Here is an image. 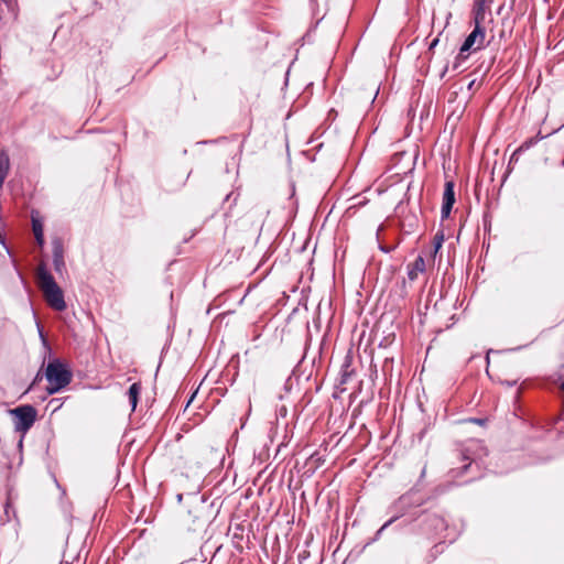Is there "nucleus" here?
Listing matches in <instances>:
<instances>
[{
  "label": "nucleus",
  "mask_w": 564,
  "mask_h": 564,
  "mask_svg": "<svg viewBox=\"0 0 564 564\" xmlns=\"http://www.w3.org/2000/svg\"><path fill=\"white\" fill-rule=\"evenodd\" d=\"M36 274L39 286L43 292L47 304L58 312L64 311L66 308V303L63 291L55 282L53 275L47 271L46 267L44 264L39 265Z\"/></svg>",
  "instance_id": "1"
},
{
  "label": "nucleus",
  "mask_w": 564,
  "mask_h": 564,
  "mask_svg": "<svg viewBox=\"0 0 564 564\" xmlns=\"http://www.w3.org/2000/svg\"><path fill=\"white\" fill-rule=\"evenodd\" d=\"M72 371L59 359L51 360L45 369L46 388L48 394H55L69 384Z\"/></svg>",
  "instance_id": "2"
},
{
  "label": "nucleus",
  "mask_w": 564,
  "mask_h": 564,
  "mask_svg": "<svg viewBox=\"0 0 564 564\" xmlns=\"http://www.w3.org/2000/svg\"><path fill=\"white\" fill-rule=\"evenodd\" d=\"M9 413L13 417L14 430L21 433L19 447H22L24 435L36 420V410L32 405H21L9 410Z\"/></svg>",
  "instance_id": "3"
},
{
  "label": "nucleus",
  "mask_w": 564,
  "mask_h": 564,
  "mask_svg": "<svg viewBox=\"0 0 564 564\" xmlns=\"http://www.w3.org/2000/svg\"><path fill=\"white\" fill-rule=\"evenodd\" d=\"M482 13H477L475 17V29L473 32L465 39L464 43L460 46L457 59H466L468 57V52L474 50H480L484 46L485 41V29L480 25V19H482Z\"/></svg>",
  "instance_id": "4"
},
{
  "label": "nucleus",
  "mask_w": 564,
  "mask_h": 564,
  "mask_svg": "<svg viewBox=\"0 0 564 564\" xmlns=\"http://www.w3.org/2000/svg\"><path fill=\"white\" fill-rule=\"evenodd\" d=\"M454 186L455 185H454L453 181H447L444 185L443 203H442V209H441L442 219H446L451 215L453 205L455 203Z\"/></svg>",
  "instance_id": "5"
},
{
  "label": "nucleus",
  "mask_w": 564,
  "mask_h": 564,
  "mask_svg": "<svg viewBox=\"0 0 564 564\" xmlns=\"http://www.w3.org/2000/svg\"><path fill=\"white\" fill-rule=\"evenodd\" d=\"M425 271V260L419 256L411 264L408 265V278L410 281H415L420 273Z\"/></svg>",
  "instance_id": "6"
},
{
  "label": "nucleus",
  "mask_w": 564,
  "mask_h": 564,
  "mask_svg": "<svg viewBox=\"0 0 564 564\" xmlns=\"http://www.w3.org/2000/svg\"><path fill=\"white\" fill-rule=\"evenodd\" d=\"M354 373V369L351 368V357L347 355L343 361L340 368V383H347Z\"/></svg>",
  "instance_id": "7"
},
{
  "label": "nucleus",
  "mask_w": 564,
  "mask_h": 564,
  "mask_svg": "<svg viewBox=\"0 0 564 564\" xmlns=\"http://www.w3.org/2000/svg\"><path fill=\"white\" fill-rule=\"evenodd\" d=\"M480 447V443L479 442H471L468 447H466L463 453H462V456H463V460H470L469 463L467 464H464L463 467L460 468V471L459 473H465L467 471V469L470 467L471 465V462L475 460V458L471 456V452L476 448H479Z\"/></svg>",
  "instance_id": "8"
},
{
  "label": "nucleus",
  "mask_w": 564,
  "mask_h": 564,
  "mask_svg": "<svg viewBox=\"0 0 564 564\" xmlns=\"http://www.w3.org/2000/svg\"><path fill=\"white\" fill-rule=\"evenodd\" d=\"M53 264L56 272L61 273L65 268L63 249L59 245H56L53 250Z\"/></svg>",
  "instance_id": "9"
},
{
  "label": "nucleus",
  "mask_w": 564,
  "mask_h": 564,
  "mask_svg": "<svg viewBox=\"0 0 564 564\" xmlns=\"http://www.w3.org/2000/svg\"><path fill=\"white\" fill-rule=\"evenodd\" d=\"M9 156L1 152L0 153V188L2 187L3 185V182L8 175V172H9Z\"/></svg>",
  "instance_id": "10"
},
{
  "label": "nucleus",
  "mask_w": 564,
  "mask_h": 564,
  "mask_svg": "<svg viewBox=\"0 0 564 564\" xmlns=\"http://www.w3.org/2000/svg\"><path fill=\"white\" fill-rule=\"evenodd\" d=\"M140 390L141 387L139 383H132L128 390L129 402L131 404L132 410H135L137 408Z\"/></svg>",
  "instance_id": "11"
},
{
  "label": "nucleus",
  "mask_w": 564,
  "mask_h": 564,
  "mask_svg": "<svg viewBox=\"0 0 564 564\" xmlns=\"http://www.w3.org/2000/svg\"><path fill=\"white\" fill-rule=\"evenodd\" d=\"M32 226H33V232H34V236H35V239H36V242L42 246L43 242H44V237H43V227L42 225L33 219L32 221Z\"/></svg>",
  "instance_id": "12"
},
{
  "label": "nucleus",
  "mask_w": 564,
  "mask_h": 564,
  "mask_svg": "<svg viewBox=\"0 0 564 564\" xmlns=\"http://www.w3.org/2000/svg\"><path fill=\"white\" fill-rule=\"evenodd\" d=\"M397 518H391L390 520H388L376 533V539L379 538L381 535V533L383 532V530H386Z\"/></svg>",
  "instance_id": "13"
},
{
  "label": "nucleus",
  "mask_w": 564,
  "mask_h": 564,
  "mask_svg": "<svg viewBox=\"0 0 564 564\" xmlns=\"http://www.w3.org/2000/svg\"><path fill=\"white\" fill-rule=\"evenodd\" d=\"M442 243H443V236H436L434 238L435 251H437L442 247Z\"/></svg>",
  "instance_id": "14"
},
{
  "label": "nucleus",
  "mask_w": 564,
  "mask_h": 564,
  "mask_svg": "<svg viewBox=\"0 0 564 564\" xmlns=\"http://www.w3.org/2000/svg\"><path fill=\"white\" fill-rule=\"evenodd\" d=\"M378 93H379V87H373L372 91H371V94L369 96V98H371V102H373V100L376 99Z\"/></svg>",
  "instance_id": "15"
},
{
  "label": "nucleus",
  "mask_w": 564,
  "mask_h": 564,
  "mask_svg": "<svg viewBox=\"0 0 564 564\" xmlns=\"http://www.w3.org/2000/svg\"><path fill=\"white\" fill-rule=\"evenodd\" d=\"M39 334H40V337H41L43 344L46 345L47 344L46 339L44 338L43 332H42V329L40 327H39Z\"/></svg>",
  "instance_id": "16"
},
{
  "label": "nucleus",
  "mask_w": 564,
  "mask_h": 564,
  "mask_svg": "<svg viewBox=\"0 0 564 564\" xmlns=\"http://www.w3.org/2000/svg\"><path fill=\"white\" fill-rule=\"evenodd\" d=\"M433 520H434V521H436V522H437V524H441V525H443V524H444V521H443V519H441V518L435 517Z\"/></svg>",
  "instance_id": "17"
},
{
  "label": "nucleus",
  "mask_w": 564,
  "mask_h": 564,
  "mask_svg": "<svg viewBox=\"0 0 564 564\" xmlns=\"http://www.w3.org/2000/svg\"><path fill=\"white\" fill-rule=\"evenodd\" d=\"M470 421H471V422H475V423H477V424H482V423H484V420H481V419H473V420H470Z\"/></svg>",
  "instance_id": "18"
},
{
  "label": "nucleus",
  "mask_w": 564,
  "mask_h": 564,
  "mask_svg": "<svg viewBox=\"0 0 564 564\" xmlns=\"http://www.w3.org/2000/svg\"><path fill=\"white\" fill-rule=\"evenodd\" d=\"M516 382H517V381H512V382H511V381H506L505 383H506L507 386H509V387H512L513 384H516Z\"/></svg>",
  "instance_id": "19"
},
{
  "label": "nucleus",
  "mask_w": 564,
  "mask_h": 564,
  "mask_svg": "<svg viewBox=\"0 0 564 564\" xmlns=\"http://www.w3.org/2000/svg\"><path fill=\"white\" fill-rule=\"evenodd\" d=\"M436 43H437V40H434L433 43L431 44V47L436 46Z\"/></svg>",
  "instance_id": "20"
},
{
  "label": "nucleus",
  "mask_w": 564,
  "mask_h": 564,
  "mask_svg": "<svg viewBox=\"0 0 564 564\" xmlns=\"http://www.w3.org/2000/svg\"><path fill=\"white\" fill-rule=\"evenodd\" d=\"M562 389H563V391H564V382L562 383Z\"/></svg>",
  "instance_id": "21"
},
{
  "label": "nucleus",
  "mask_w": 564,
  "mask_h": 564,
  "mask_svg": "<svg viewBox=\"0 0 564 564\" xmlns=\"http://www.w3.org/2000/svg\"><path fill=\"white\" fill-rule=\"evenodd\" d=\"M562 165L564 166V159H563V163H562Z\"/></svg>",
  "instance_id": "22"
}]
</instances>
